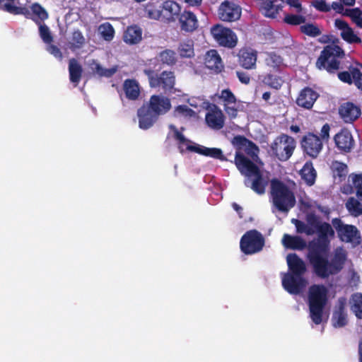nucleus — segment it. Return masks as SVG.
Masks as SVG:
<instances>
[{"label":"nucleus","instance_id":"nucleus-1","mask_svg":"<svg viewBox=\"0 0 362 362\" xmlns=\"http://www.w3.org/2000/svg\"><path fill=\"white\" fill-rule=\"evenodd\" d=\"M318 238L310 249L308 257L315 272L320 277H327L338 273L344 267L346 260V252L342 247H337L333 252L331 261L325 257L329 250L330 240L334 236L331 225L327 223L316 222Z\"/></svg>","mask_w":362,"mask_h":362},{"label":"nucleus","instance_id":"nucleus-2","mask_svg":"<svg viewBox=\"0 0 362 362\" xmlns=\"http://www.w3.org/2000/svg\"><path fill=\"white\" fill-rule=\"evenodd\" d=\"M233 144L238 148L235 153V163L240 173L246 177L245 185L259 194H264L269 182L268 175L243 155L244 152L255 160L258 148L242 136L235 137Z\"/></svg>","mask_w":362,"mask_h":362},{"label":"nucleus","instance_id":"nucleus-3","mask_svg":"<svg viewBox=\"0 0 362 362\" xmlns=\"http://www.w3.org/2000/svg\"><path fill=\"white\" fill-rule=\"evenodd\" d=\"M286 261L289 272L282 274V286L289 293L298 294L308 284L303 276L306 270L305 264L296 254L288 255Z\"/></svg>","mask_w":362,"mask_h":362},{"label":"nucleus","instance_id":"nucleus-4","mask_svg":"<svg viewBox=\"0 0 362 362\" xmlns=\"http://www.w3.org/2000/svg\"><path fill=\"white\" fill-rule=\"evenodd\" d=\"M327 300V289L322 285H313L309 288L308 305L310 317L312 321L320 325L327 316L324 312V308Z\"/></svg>","mask_w":362,"mask_h":362},{"label":"nucleus","instance_id":"nucleus-5","mask_svg":"<svg viewBox=\"0 0 362 362\" xmlns=\"http://www.w3.org/2000/svg\"><path fill=\"white\" fill-rule=\"evenodd\" d=\"M170 128L173 130V136L177 141L178 148L180 152L185 151L195 152L201 155L209 156L221 160H226L221 149L218 148H208L204 146L195 144L188 140L174 126L170 125Z\"/></svg>","mask_w":362,"mask_h":362},{"label":"nucleus","instance_id":"nucleus-6","mask_svg":"<svg viewBox=\"0 0 362 362\" xmlns=\"http://www.w3.org/2000/svg\"><path fill=\"white\" fill-rule=\"evenodd\" d=\"M271 195L273 204L279 211L287 212L295 204L296 199L292 191L277 180L271 182Z\"/></svg>","mask_w":362,"mask_h":362},{"label":"nucleus","instance_id":"nucleus-7","mask_svg":"<svg viewBox=\"0 0 362 362\" xmlns=\"http://www.w3.org/2000/svg\"><path fill=\"white\" fill-rule=\"evenodd\" d=\"M344 56V52L338 45H327L317 60L316 66L319 69H326L329 72L337 70L339 67V59Z\"/></svg>","mask_w":362,"mask_h":362},{"label":"nucleus","instance_id":"nucleus-8","mask_svg":"<svg viewBox=\"0 0 362 362\" xmlns=\"http://www.w3.org/2000/svg\"><path fill=\"white\" fill-rule=\"evenodd\" d=\"M296 147L295 139L286 134L276 137L271 145L272 153L281 161H286L293 153Z\"/></svg>","mask_w":362,"mask_h":362},{"label":"nucleus","instance_id":"nucleus-9","mask_svg":"<svg viewBox=\"0 0 362 362\" xmlns=\"http://www.w3.org/2000/svg\"><path fill=\"white\" fill-rule=\"evenodd\" d=\"M264 238L262 234L255 230L247 232L240 240V249L246 255H252L259 252L264 246Z\"/></svg>","mask_w":362,"mask_h":362},{"label":"nucleus","instance_id":"nucleus-10","mask_svg":"<svg viewBox=\"0 0 362 362\" xmlns=\"http://www.w3.org/2000/svg\"><path fill=\"white\" fill-rule=\"evenodd\" d=\"M332 225L336 229L339 238L343 242L350 243L353 245H358L361 243L359 231L355 226L344 224L338 218L332 220Z\"/></svg>","mask_w":362,"mask_h":362},{"label":"nucleus","instance_id":"nucleus-11","mask_svg":"<svg viewBox=\"0 0 362 362\" xmlns=\"http://www.w3.org/2000/svg\"><path fill=\"white\" fill-rule=\"evenodd\" d=\"M218 98L228 116L231 119L235 118L238 116V112L240 110L241 102L237 100L228 88L222 90L218 94Z\"/></svg>","mask_w":362,"mask_h":362},{"label":"nucleus","instance_id":"nucleus-12","mask_svg":"<svg viewBox=\"0 0 362 362\" xmlns=\"http://www.w3.org/2000/svg\"><path fill=\"white\" fill-rule=\"evenodd\" d=\"M211 33L216 41L222 46L234 47L236 45L237 37L229 28L217 24L211 28Z\"/></svg>","mask_w":362,"mask_h":362},{"label":"nucleus","instance_id":"nucleus-13","mask_svg":"<svg viewBox=\"0 0 362 362\" xmlns=\"http://www.w3.org/2000/svg\"><path fill=\"white\" fill-rule=\"evenodd\" d=\"M144 72L148 77L149 83L151 87L157 88L162 86L165 90H170L173 88L175 76L173 72L163 71L160 76L150 69H146Z\"/></svg>","mask_w":362,"mask_h":362},{"label":"nucleus","instance_id":"nucleus-14","mask_svg":"<svg viewBox=\"0 0 362 362\" xmlns=\"http://www.w3.org/2000/svg\"><path fill=\"white\" fill-rule=\"evenodd\" d=\"M218 14L223 21H235L240 18L241 8L233 2L226 1L220 5Z\"/></svg>","mask_w":362,"mask_h":362},{"label":"nucleus","instance_id":"nucleus-15","mask_svg":"<svg viewBox=\"0 0 362 362\" xmlns=\"http://www.w3.org/2000/svg\"><path fill=\"white\" fill-rule=\"evenodd\" d=\"M302 147L308 156L316 158L322 148V143L315 134H308L302 140Z\"/></svg>","mask_w":362,"mask_h":362},{"label":"nucleus","instance_id":"nucleus-16","mask_svg":"<svg viewBox=\"0 0 362 362\" xmlns=\"http://www.w3.org/2000/svg\"><path fill=\"white\" fill-rule=\"evenodd\" d=\"M149 108L155 115H164L171 108L170 100L167 97L161 95H152L149 101Z\"/></svg>","mask_w":362,"mask_h":362},{"label":"nucleus","instance_id":"nucleus-17","mask_svg":"<svg viewBox=\"0 0 362 362\" xmlns=\"http://www.w3.org/2000/svg\"><path fill=\"white\" fill-rule=\"evenodd\" d=\"M334 25L340 30V35L346 42L349 43L361 42V38L354 33L353 29L346 21L341 19H336L334 21Z\"/></svg>","mask_w":362,"mask_h":362},{"label":"nucleus","instance_id":"nucleus-18","mask_svg":"<svg viewBox=\"0 0 362 362\" xmlns=\"http://www.w3.org/2000/svg\"><path fill=\"white\" fill-rule=\"evenodd\" d=\"M159 8H162L163 20L167 22L175 21V18L180 14L181 9L177 2L170 0L163 1L159 5Z\"/></svg>","mask_w":362,"mask_h":362},{"label":"nucleus","instance_id":"nucleus-19","mask_svg":"<svg viewBox=\"0 0 362 362\" xmlns=\"http://www.w3.org/2000/svg\"><path fill=\"white\" fill-rule=\"evenodd\" d=\"M335 144L339 149L349 152L354 146V140L350 132L343 129L334 136Z\"/></svg>","mask_w":362,"mask_h":362},{"label":"nucleus","instance_id":"nucleus-20","mask_svg":"<svg viewBox=\"0 0 362 362\" xmlns=\"http://www.w3.org/2000/svg\"><path fill=\"white\" fill-rule=\"evenodd\" d=\"M179 23L182 30L192 33L198 27V20L195 14L191 11H184L179 16Z\"/></svg>","mask_w":362,"mask_h":362},{"label":"nucleus","instance_id":"nucleus-21","mask_svg":"<svg viewBox=\"0 0 362 362\" xmlns=\"http://www.w3.org/2000/svg\"><path fill=\"white\" fill-rule=\"evenodd\" d=\"M206 122L211 128L220 129L224 124V115L218 107L214 105L206 115Z\"/></svg>","mask_w":362,"mask_h":362},{"label":"nucleus","instance_id":"nucleus-22","mask_svg":"<svg viewBox=\"0 0 362 362\" xmlns=\"http://www.w3.org/2000/svg\"><path fill=\"white\" fill-rule=\"evenodd\" d=\"M137 115L139 117V126L142 129H147L152 127L158 116L146 107H141L138 110Z\"/></svg>","mask_w":362,"mask_h":362},{"label":"nucleus","instance_id":"nucleus-23","mask_svg":"<svg viewBox=\"0 0 362 362\" xmlns=\"http://www.w3.org/2000/svg\"><path fill=\"white\" fill-rule=\"evenodd\" d=\"M284 0H266L262 3L261 11L267 18H274L282 11Z\"/></svg>","mask_w":362,"mask_h":362},{"label":"nucleus","instance_id":"nucleus-24","mask_svg":"<svg viewBox=\"0 0 362 362\" xmlns=\"http://www.w3.org/2000/svg\"><path fill=\"white\" fill-rule=\"evenodd\" d=\"M257 53L251 48H245L240 51L239 62L246 69H252L256 66Z\"/></svg>","mask_w":362,"mask_h":362},{"label":"nucleus","instance_id":"nucleus-25","mask_svg":"<svg viewBox=\"0 0 362 362\" xmlns=\"http://www.w3.org/2000/svg\"><path fill=\"white\" fill-rule=\"evenodd\" d=\"M29 2V0H16V1L5 3L4 8L12 14H22L25 16V15L30 14L29 8L30 6L28 5Z\"/></svg>","mask_w":362,"mask_h":362},{"label":"nucleus","instance_id":"nucleus-26","mask_svg":"<svg viewBox=\"0 0 362 362\" xmlns=\"http://www.w3.org/2000/svg\"><path fill=\"white\" fill-rule=\"evenodd\" d=\"M29 2V0H16V1L5 3L4 8L12 14H22L25 16V15L30 14L29 8L30 6L28 5Z\"/></svg>","mask_w":362,"mask_h":362},{"label":"nucleus","instance_id":"nucleus-27","mask_svg":"<svg viewBox=\"0 0 362 362\" xmlns=\"http://www.w3.org/2000/svg\"><path fill=\"white\" fill-rule=\"evenodd\" d=\"M317 98V93L310 88H305L300 91L296 103L299 106L309 109L313 107Z\"/></svg>","mask_w":362,"mask_h":362},{"label":"nucleus","instance_id":"nucleus-28","mask_svg":"<svg viewBox=\"0 0 362 362\" xmlns=\"http://www.w3.org/2000/svg\"><path fill=\"white\" fill-rule=\"evenodd\" d=\"M339 114L345 122L351 123L360 116L361 110L354 104L348 103L340 107Z\"/></svg>","mask_w":362,"mask_h":362},{"label":"nucleus","instance_id":"nucleus-29","mask_svg":"<svg viewBox=\"0 0 362 362\" xmlns=\"http://www.w3.org/2000/svg\"><path fill=\"white\" fill-rule=\"evenodd\" d=\"M204 64L208 69L216 72L221 71L223 68L221 57L215 49H211L206 53Z\"/></svg>","mask_w":362,"mask_h":362},{"label":"nucleus","instance_id":"nucleus-30","mask_svg":"<svg viewBox=\"0 0 362 362\" xmlns=\"http://www.w3.org/2000/svg\"><path fill=\"white\" fill-rule=\"evenodd\" d=\"M346 300L340 298L338 300L337 309L334 312L332 316V324L334 327H341L347 322L346 315L344 313Z\"/></svg>","mask_w":362,"mask_h":362},{"label":"nucleus","instance_id":"nucleus-31","mask_svg":"<svg viewBox=\"0 0 362 362\" xmlns=\"http://www.w3.org/2000/svg\"><path fill=\"white\" fill-rule=\"evenodd\" d=\"M123 39L129 45L138 44L142 40V30L136 25L129 26L124 32Z\"/></svg>","mask_w":362,"mask_h":362},{"label":"nucleus","instance_id":"nucleus-32","mask_svg":"<svg viewBox=\"0 0 362 362\" xmlns=\"http://www.w3.org/2000/svg\"><path fill=\"white\" fill-rule=\"evenodd\" d=\"M282 243L284 247L293 250H302L305 247L306 243L298 236H292L284 234L282 238Z\"/></svg>","mask_w":362,"mask_h":362},{"label":"nucleus","instance_id":"nucleus-33","mask_svg":"<svg viewBox=\"0 0 362 362\" xmlns=\"http://www.w3.org/2000/svg\"><path fill=\"white\" fill-rule=\"evenodd\" d=\"M30 14L25 15L26 18H31L36 23L44 21L47 18L48 14L47 11L39 4H33L30 8Z\"/></svg>","mask_w":362,"mask_h":362},{"label":"nucleus","instance_id":"nucleus-34","mask_svg":"<svg viewBox=\"0 0 362 362\" xmlns=\"http://www.w3.org/2000/svg\"><path fill=\"white\" fill-rule=\"evenodd\" d=\"M177 52L182 58H192L194 56V42L187 39L180 42Z\"/></svg>","mask_w":362,"mask_h":362},{"label":"nucleus","instance_id":"nucleus-35","mask_svg":"<svg viewBox=\"0 0 362 362\" xmlns=\"http://www.w3.org/2000/svg\"><path fill=\"white\" fill-rule=\"evenodd\" d=\"M300 175L308 185L311 186L315 183L317 174L311 163L308 162L304 165Z\"/></svg>","mask_w":362,"mask_h":362},{"label":"nucleus","instance_id":"nucleus-36","mask_svg":"<svg viewBox=\"0 0 362 362\" xmlns=\"http://www.w3.org/2000/svg\"><path fill=\"white\" fill-rule=\"evenodd\" d=\"M69 71L71 82L74 83L75 86H77L81 79L82 68L76 59H70Z\"/></svg>","mask_w":362,"mask_h":362},{"label":"nucleus","instance_id":"nucleus-37","mask_svg":"<svg viewBox=\"0 0 362 362\" xmlns=\"http://www.w3.org/2000/svg\"><path fill=\"white\" fill-rule=\"evenodd\" d=\"M317 221L322 223L321 221H320L318 219H317L315 218H314L313 221L310 220V223L312 226V227H310V226L306 225L305 223L300 221L298 220H296V219L292 220V223H293L295 224L297 231L298 233H304L307 235H313V233H315V230L318 233L317 228L315 226Z\"/></svg>","mask_w":362,"mask_h":362},{"label":"nucleus","instance_id":"nucleus-38","mask_svg":"<svg viewBox=\"0 0 362 362\" xmlns=\"http://www.w3.org/2000/svg\"><path fill=\"white\" fill-rule=\"evenodd\" d=\"M124 90L127 98L130 100L136 99L140 93L139 84L134 80H126L124 83Z\"/></svg>","mask_w":362,"mask_h":362},{"label":"nucleus","instance_id":"nucleus-39","mask_svg":"<svg viewBox=\"0 0 362 362\" xmlns=\"http://www.w3.org/2000/svg\"><path fill=\"white\" fill-rule=\"evenodd\" d=\"M85 37L81 32L75 30L72 33V36L69 42V47L72 50L81 48L85 44Z\"/></svg>","mask_w":362,"mask_h":362},{"label":"nucleus","instance_id":"nucleus-40","mask_svg":"<svg viewBox=\"0 0 362 362\" xmlns=\"http://www.w3.org/2000/svg\"><path fill=\"white\" fill-rule=\"evenodd\" d=\"M350 303L353 313L358 318L362 319V294L356 293L353 295Z\"/></svg>","mask_w":362,"mask_h":362},{"label":"nucleus","instance_id":"nucleus-41","mask_svg":"<svg viewBox=\"0 0 362 362\" xmlns=\"http://www.w3.org/2000/svg\"><path fill=\"white\" fill-rule=\"evenodd\" d=\"M158 59L163 64L167 65H173L177 62L176 54L171 49H165L160 52L158 56Z\"/></svg>","mask_w":362,"mask_h":362},{"label":"nucleus","instance_id":"nucleus-42","mask_svg":"<svg viewBox=\"0 0 362 362\" xmlns=\"http://www.w3.org/2000/svg\"><path fill=\"white\" fill-rule=\"evenodd\" d=\"M346 206L352 216H358L362 214V204L354 197L347 200Z\"/></svg>","mask_w":362,"mask_h":362},{"label":"nucleus","instance_id":"nucleus-43","mask_svg":"<svg viewBox=\"0 0 362 362\" xmlns=\"http://www.w3.org/2000/svg\"><path fill=\"white\" fill-rule=\"evenodd\" d=\"M98 32L102 37L106 41H110L114 37L115 30L112 25L109 23L100 25L98 28Z\"/></svg>","mask_w":362,"mask_h":362},{"label":"nucleus","instance_id":"nucleus-44","mask_svg":"<svg viewBox=\"0 0 362 362\" xmlns=\"http://www.w3.org/2000/svg\"><path fill=\"white\" fill-rule=\"evenodd\" d=\"M90 69L95 71L97 74L101 76L110 77L112 76L117 71L116 67H112L111 69H105L100 66L99 64L96 62L93 61L91 64H90Z\"/></svg>","mask_w":362,"mask_h":362},{"label":"nucleus","instance_id":"nucleus-45","mask_svg":"<svg viewBox=\"0 0 362 362\" xmlns=\"http://www.w3.org/2000/svg\"><path fill=\"white\" fill-rule=\"evenodd\" d=\"M145 11L148 17L151 19H163L162 8H159V6L156 7L153 3H150L146 6Z\"/></svg>","mask_w":362,"mask_h":362},{"label":"nucleus","instance_id":"nucleus-46","mask_svg":"<svg viewBox=\"0 0 362 362\" xmlns=\"http://www.w3.org/2000/svg\"><path fill=\"white\" fill-rule=\"evenodd\" d=\"M174 115L175 117H182L185 118H190L195 117L196 113L194 111L189 108L187 105H178L174 110Z\"/></svg>","mask_w":362,"mask_h":362},{"label":"nucleus","instance_id":"nucleus-47","mask_svg":"<svg viewBox=\"0 0 362 362\" xmlns=\"http://www.w3.org/2000/svg\"><path fill=\"white\" fill-rule=\"evenodd\" d=\"M349 180L356 190V196L362 200V174H351Z\"/></svg>","mask_w":362,"mask_h":362},{"label":"nucleus","instance_id":"nucleus-48","mask_svg":"<svg viewBox=\"0 0 362 362\" xmlns=\"http://www.w3.org/2000/svg\"><path fill=\"white\" fill-rule=\"evenodd\" d=\"M39 33L40 37L44 42L47 44H50L52 42V36L49 28L47 25L39 23Z\"/></svg>","mask_w":362,"mask_h":362},{"label":"nucleus","instance_id":"nucleus-49","mask_svg":"<svg viewBox=\"0 0 362 362\" xmlns=\"http://www.w3.org/2000/svg\"><path fill=\"white\" fill-rule=\"evenodd\" d=\"M284 21L291 25H300L305 21V18L300 14H286Z\"/></svg>","mask_w":362,"mask_h":362},{"label":"nucleus","instance_id":"nucleus-50","mask_svg":"<svg viewBox=\"0 0 362 362\" xmlns=\"http://www.w3.org/2000/svg\"><path fill=\"white\" fill-rule=\"evenodd\" d=\"M300 30L303 33L312 37H315L320 34V29L312 23L302 25Z\"/></svg>","mask_w":362,"mask_h":362},{"label":"nucleus","instance_id":"nucleus-51","mask_svg":"<svg viewBox=\"0 0 362 362\" xmlns=\"http://www.w3.org/2000/svg\"><path fill=\"white\" fill-rule=\"evenodd\" d=\"M264 82L270 87L275 89L280 88L283 84V80L281 78L272 75H269L268 76L265 77Z\"/></svg>","mask_w":362,"mask_h":362},{"label":"nucleus","instance_id":"nucleus-52","mask_svg":"<svg viewBox=\"0 0 362 362\" xmlns=\"http://www.w3.org/2000/svg\"><path fill=\"white\" fill-rule=\"evenodd\" d=\"M266 63L271 67L276 68L282 64V59L280 56L274 53H270L266 59Z\"/></svg>","mask_w":362,"mask_h":362},{"label":"nucleus","instance_id":"nucleus-53","mask_svg":"<svg viewBox=\"0 0 362 362\" xmlns=\"http://www.w3.org/2000/svg\"><path fill=\"white\" fill-rule=\"evenodd\" d=\"M343 15L350 17L352 21L354 23L362 16V11L358 8L345 9Z\"/></svg>","mask_w":362,"mask_h":362},{"label":"nucleus","instance_id":"nucleus-54","mask_svg":"<svg viewBox=\"0 0 362 362\" xmlns=\"http://www.w3.org/2000/svg\"><path fill=\"white\" fill-rule=\"evenodd\" d=\"M311 4L319 11L328 12L331 10L330 6L324 0H314Z\"/></svg>","mask_w":362,"mask_h":362},{"label":"nucleus","instance_id":"nucleus-55","mask_svg":"<svg viewBox=\"0 0 362 362\" xmlns=\"http://www.w3.org/2000/svg\"><path fill=\"white\" fill-rule=\"evenodd\" d=\"M352 81L358 87L362 90V73L357 69H352Z\"/></svg>","mask_w":362,"mask_h":362},{"label":"nucleus","instance_id":"nucleus-56","mask_svg":"<svg viewBox=\"0 0 362 362\" xmlns=\"http://www.w3.org/2000/svg\"><path fill=\"white\" fill-rule=\"evenodd\" d=\"M332 167L334 170H336L338 172L337 175L339 177H342V176L345 175L347 173V166H346V165H345L342 163L335 161L332 163Z\"/></svg>","mask_w":362,"mask_h":362},{"label":"nucleus","instance_id":"nucleus-57","mask_svg":"<svg viewBox=\"0 0 362 362\" xmlns=\"http://www.w3.org/2000/svg\"><path fill=\"white\" fill-rule=\"evenodd\" d=\"M286 4L294 11L300 13L303 11V7L300 0H286Z\"/></svg>","mask_w":362,"mask_h":362},{"label":"nucleus","instance_id":"nucleus-58","mask_svg":"<svg viewBox=\"0 0 362 362\" xmlns=\"http://www.w3.org/2000/svg\"><path fill=\"white\" fill-rule=\"evenodd\" d=\"M339 78L345 83H347L349 84L353 83L352 81V70H351L350 72L348 71H343L338 74Z\"/></svg>","mask_w":362,"mask_h":362},{"label":"nucleus","instance_id":"nucleus-59","mask_svg":"<svg viewBox=\"0 0 362 362\" xmlns=\"http://www.w3.org/2000/svg\"><path fill=\"white\" fill-rule=\"evenodd\" d=\"M47 50L57 59H61L62 58V54L61 51L56 46L49 45L47 46Z\"/></svg>","mask_w":362,"mask_h":362},{"label":"nucleus","instance_id":"nucleus-60","mask_svg":"<svg viewBox=\"0 0 362 362\" xmlns=\"http://www.w3.org/2000/svg\"><path fill=\"white\" fill-rule=\"evenodd\" d=\"M237 76L241 83L245 84H248L250 83V76L246 73L238 71Z\"/></svg>","mask_w":362,"mask_h":362},{"label":"nucleus","instance_id":"nucleus-61","mask_svg":"<svg viewBox=\"0 0 362 362\" xmlns=\"http://www.w3.org/2000/svg\"><path fill=\"white\" fill-rule=\"evenodd\" d=\"M331 8L334 10L338 13H341L343 15V13H344L345 9L344 8V6L340 2H333L332 5L330 6Z\"/></svg>","mask_w":362,"mask_h":362},{"label":"nucleus","instance_id":"nucleus-62","mask_svg":"<svg viewBox=\"0 0 362 362\" xmlns=\"http://www.w3.org/2000/svg\"><path fill=\"white\" fill-rule=\"evenodd\" d=\"M189 103L192 107H198L202 106L204 103V100L202 98H192L189 100Z\"/></svg>","mask_w":362,"mask_h":362},{"label":"nucleus","instance_id":"nucleus-63","mask_svg":"<svg viewBox=\"0 0 362 362\" xmlns=\"http://www.w3.org/2000/svg\"><path fill=\"white\" fill-rule=\"evenodd\" d=\"M329 126L327 124H325L323 125V127L321 129L320 136L322 139H327L329 138Z\"/></svg>","mask_w":362,"mask_h":362},{"label":"nucleus","instance_id":"nucleus-64","mask_svg":"<svg viewBox=\"0 0 362 362\" xmlns=\"http://www.w3.org/2000/svg\"><path fill=\"white\" fill-rule=\"evenodd\" d=\"M358 355H359V361H360V362H362V338L359 341Z\"/></svg>","mask_w":362,"mask_h":362}]
</instances>
